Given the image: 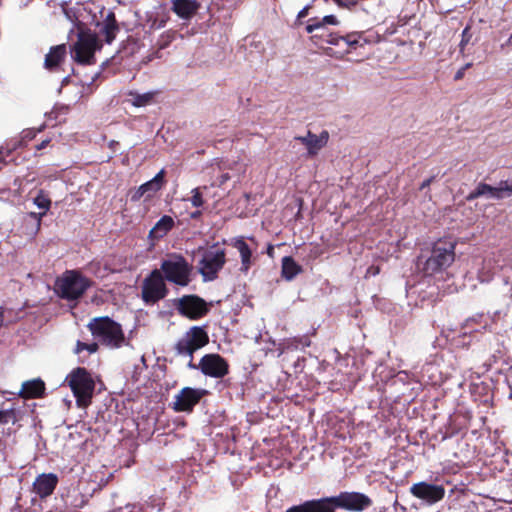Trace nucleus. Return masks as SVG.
I'll list each match as a JSON object with an SVG mask.
<instances>
[{
	"label": "nucleus",
	"mask_w": 512,
	"mask_h": 512,
	"mask_svg": "<svg viewBox=\"0 0 512 512\" xmlns=\"http://www.w3.org/2000/svg\"><path fill=\"white\" fill-rule=\"evenodd\" d=\"M457 241L452 237H443L433 243L430 256L423 264L422 271L426 276H434L443 272L455 261Z\"/></svg>",
	"instance_id": "nucleus-1"
},
{
	"label": "nucleus",
	"mask_w": 512,
	"mask_h": 512,
	"mask_svg": "<svg viewBox=\"0 0 512 512\" xmlns=\"http://www.w3.org/2000/svg\"><path fill=\"white\" fill-rule=\"evenodd\" d=\"M87 327L101 345L117 349L128 344L121 325L107 316L93 318Z\"/></svg>",
	"instance_id": "nucleus-2"
},
{
	"label": "nucleus",
	"mask_w": 512,
	"mask_h": 512,
	"mask_svg": "<svg viewBox=\"0 0 512 512\" xmlns=\"http://www.w3.org/2000/svg\"><path fill=\"white\" fill-rule=\"evenodd\" d=\"M92 281L79 271L67 270L55 282V291L62 299L73 301L83 296Z\"/></svg>",
	"instance_id": "nucleus-3"
},
{
	"label": "nucleus",
	"mask_w": 512,
	"mask_h": 512,
	"mask_svg": "<svg viewBox=\"0 0 512 512\" xmlns=\"http://www.w3.org/2000/svg\"><path fill=\"white\" fill-rule=\"evenodd\" d=\"M78 407L85 408L91 403L95 390V381L91 373L84 367L73 369L66 377Z\"/></svg>",
	"instance_id": "nucleus-4"
},
{
	"label": "nucleus",
	"mask_w": 512,
	"mask_h": 512,
	"mask_svg": "<svg viewBox=\"0 0 512 512\" xmlns=\"http://www.w3.org/2000/svg\"><path fill=\"white\" fill-rule=\"evenodd\" d=\"M193 266L180 254L172 253L161 262L160 271L165 280L185 287L191 282Z\"/></svg>",
	"instance_id": "nucleus-5"
},
{
	"label": "nucleus",
	"mask_w": 512,
	"mask_h": 512,
	"mask_svg": "<svg viewBox=\"0 0 512 512\" xmlns=\"http://www.w3.org/2000/svg\"><path fill=\"white\" fill-rule=\"evenodd\" d=\"M226 263V251L218 244L204 249L197 269L204 281H214Z\"/></svg>",
	"instance_id": "nucleus-6"
},
{
	"label": "nucleus",
	"mask_w": 512,
	"mask_h": 512,
	"mask_svg": "<svg viewBox=\"0 0 512 512\" xmlns=\"http://www.w3.org/2000/svg\"><path fill=\"white\" fill-rule=\"evenodd\" d=\"M102 48L98 36L90 31H80L77 41L71 46V56L74 61L83 65L95 63V52Z\"/></svg>",
	"instance_id": "nucleus-7"
},
{
	"label": "nucleus",
	"mask_w": 512,
	"mask_h": 512,
	"mask_svg": "<svg viewBox=\"0 0 512 512\" xmlns=\"http://www.w3.org/2000/svg\"><path fill=\"white\" fill-rule=\"evenodd\" d=\"M208 342L209 336L205 329L201 326H193L177 341L175 350L179 355L190 357L188 363L189 368L199 369L198 365L194 364L192 361L193 354L195 351L208 344Z\"/></svg>",
	"instance_id": "nucleus-8"
},
{
	"label": "nucleus",
	"mask_w": 512,
	"mask_h": 512,
	"mask_svg": "<svg viewBox=\"0 0 512 512\" xmlns=\"http://www.w3.org/2000/svg\"><path fill=\"white\" fill-rule=\"evenodd\" d=\"M173 306L181 316L191 320H198L206 316L210 310V304L195 294L174 299Z\"/></svg>",
	"instance_id": "nucleus-9"
},
{
	"label": "nucleus",
	"mask_w": 512,
	"mask_h": 512,
	"mask_svg": "<svg viewBox=\"0 0 512 512\" xmlns=\"http://www.w3.org/2000/svg\"><path fill=\"white\" fill-rule=\"evenodd\" d=\"M167 293L168 289L161 271L154 269L143 281L142 299L147 304H154L165 298Z\"/></svg>",
	"instance_id": "nucleus-10"
},
{
	"label": "nucleus",
	"mask_w": 512,
	"mask_h": 512,
	"mask_svg": "<svg viewBox=\"0 0 512 512\" xmlns=\"http://www.w3.org/2000/svg\"><path fill=\"white\" fill-rule=\"evenodd\" d=\"M335 508H342L349 511H363L368 508L372 501L365 494L359 492H341L332 496Z\"/></svg>",
	"instance_id": "nucleus-11"
},
{
	"label": "nucleus",
	"mask_w": 512,
	"mask_h": 512,
	"mask_svg": "<svg viewBox=\"0 0 512 512\" xmlns=\"http://www.w3.org/2000/svg\"><path fill=\"white\" fill-rule=\"evenodd\" d=\"M206 393L205 389L185 387L175 395L172 408L176 412H192Z\"/></svg>",
	"instance_id": "nucleus-12"
},
{
	"label": "nucleus",
	"mask_w": 512,
	"mask_h": 512,
	"mask_svg": "<svg viewBox=\"0 0 512 512\" xmlns=\"http://www.w3.org/2000/svg\"><path fill=\"white\" fill-rule=\"evenodd\" d=\"M198 367L204 375L213 378H222L229 372L227 361L219 354L204 355Z\"/></svg>",
	"instance_id": "nucleus-13"
},
{
	"label": "nucleus",
	"mask_w": 512,
	"mask_h": 512,
	"mask_svg": "<svg viewBox=\"0 0 512 512\" xmlns=\"http://www.w3.org/2000/svg\"><path fill=\"white\" fill-rule=\"evenodd\" d=\"M410 493L428 504H435L445 497V488L442 485L427 482H418L410 487Z\"/></svg>",
	"instance_id": "nucleus-14"
},
{
	"label": "nucleus",
	"mask_w": 512,
	"mask_h": 512,
	"mask_svg": "<svg viewBox=\"0 0 512 512\" xmlns=\"http://www.w3.org/2000/svg\"><path fill=\"white\" fill-rule=\"evenodd\" d=\"M512 194V184L509 185L508 181H500L498 187H493L486 183H479L476 188L471 191L466 199L473 201L481 196H489L495 199H502L505 195Z\"/></svg>",
	"instance_id": "nucleus-15"
},
{
	"label": "nucleus",
	"mask_w": 512,
	"mask_h": 512,
	"mask_svg": "<svg viewBox=\"0 0 512 512\" xmlns=\"http://www.w3.org/2000/svg\"><path fill=\"white\" fill-rule=\"evenodd\" d=\"M164 169L160 170L154 178L142 184L136 191L131 194L132 201H139L142 197L147 200L151 199L163 187L165 180Z\"/></svg>",
	"instance_id": "nucleus-16"
},
{
	"label": "nucleus",
	"mask_w": 512,
	"mask_h": 512,
	"mask_svg": "<svg viewBox=\"0 0 512 512\" xmlns=\"http://www.w3.org/2000/svg\"><path fill=\"white\" fill-rule=\"evenodd\" d=\"M285 512H335V506L331 497H324L294 505Z\"/></svg>",
	"instance_id": "nucleus-17"
},
{
	"label": "nucleus",
	"mask_w": 512,
	"mask_h": 512,
	"mask_svg": "<svg viewBox=\"0 0 512 512\" xmlns=\"http://www.w3.org/2000/svg\"><path fill=\"white\" fill-rule=\"evenodd\" d=\"M58 484V477L54 473H43L39 475L33 483L34 492L40 498L50 496Z\"/></svg>",
	"instance_id": "nucleus-18"
},
{
	"label": "nucleus",
	"mask_w": 512,
	"mask_h": 512,
	"mask_svg": "<svg viewBox=\"0 0 512 512\" xmlns=\"http://www.w3.org/2000/svg\"><path fill=\"white\" fill-rule=\"evenodd\" d=\"M295 139L300 140L306 146L309 156H315L326 145L329 134L327 130H323L319 135L313 134L311 130H308L306 136L296 137Z\"/></svg>",
	"instance_id": "nucleus-19"
},
{
	"label": "nucleus",
	"mask_w": 512,
	"mask_h": 512,
	"mask_svg": "<svg viewBox=\"0 0 512 512\" xmlns=\"http://www.w3.org/2000/svg\"><path fill=\"white\" fill-rule=\"evenodd\" d=\"M232 246L239 252L241 258L240 271L247 273L254 264L256 257L252 255V249L245 242L243 237H237L232 240Z\"/></svg>",
	"instance_id": "nucleus-20"
},
{
	"label": "nucleus",
	"mask_w": 512,
	"mask_h": 512,
	"mask_svg": "<svg viewBox=\"0 0 512 512\" xmlns=\"http://www.w3.org/2000/svg\"><path fill=\"white\" fill-rule=\"evenodd\" d=\"M45 383L41 379H33L23 382L18 393H10L11 395L21 397L23 399L40 398L44 395Z\"/></svg>",
	"instance_id": "nucleus-21"
},
{
	"label": "nucleus",
	"mask_w": 512,
	"mask_h": 512,
	"mask_svg": "<svg viewBox=\"0 0 512 512\" xmlns=\"http://www.w3.org/2000/svg\"><path fill=\"white\" fill-rule=\"evenodd\" d=\"M171 3V10L184 20L191 19L200 8L197 0H172Z\"/></svg>",
	"instance_id": "nucleus-22"
},
{
	"label": "nucleus",
	"mask_w": 512,
	"mask_h": 512,
	"mask_svg": "<svg viewBox=\"0 0 512 512\" xmlns=\"http://www.w3.org/2000/svg\"><path fill=\"white\" fill-rule=\"evenodd\" d=\"M490 318L484 313H477L465 320L464 329H468L470 333H483L490 329Z\"/></svg>",
	"instance_id": "nucleus-23"
},
{
	"label": "nucleus",
	"mask_w": 512,
	"mask_h": 512,
	"mask_svg": "<svg viewBox=\"0 0 512 512\" xmlns=\"http://www.w3.org/2000/svg\"><path fill=\"white\" fill-rule=\"evenodd\" d=\"M158 91L137 92L130 91L127 95L126 101L135 107H146L155 103V98Z\"/></svg>",
	"instance_id": "nucleus-24"
},
{
	"label": "nucleus",
	"mask_w": 512,
	"mask_h": 512,
	"mask_svg": "<svg viewBox=\"0 0 512 512\" xmlns=\"http://www.w3.org/2000/svg\"><path fill=\"white\" fill-rule=\"evenodd\" d=\"M66 55V46L64 44L54 46L45 56L44 66L48 70H53L63 61Z\"/></svg>",
	"instance_id": "nucleus-25"
},
{
	"label": "nucleus",
	"mask_w": 512,
	"mask_h": 512,
	"mask_svg": "<svg viewBox=\"0 0 512 512\" xmlns=\"http://www.w3.org/2000/svg\"><path fill=\"white\" fill-rule=\"evenodd\" d=\"M174 227V220L168 215L162 216L150 230L149 236L153 239L164 237Z\"/></svg>",
	"instance_id": "nucleus-26"
},
{
	"label": "nucleus",
	"mask_w": 512,
	"mask_h": 512,
	"mask_svg": "<svg viewBox=\"0 0 512 512\" xmlns=\"http://www.w3.org/2000/svg\"><path fill=\"white\" fill-rule=\"evenodd\" d=\"M118 31L119 27L117 25L115 15L114 13L110 12L106 16L100 32L104 35L106 43L111 44L112 41L115 39Z\"/></svg>",
	"instance_id": "nucleus-27"
},
{
	"label": "nucleus",
	"mask_w": 512,
	"mask_h": 512,
	"mask_svg": "<svg viewBox=\"0 0 512 512\" xmlns=\"http://www.w3.org/2000/svg\"><path fill=\"white\" fill-rule=\"evenodd\" d=\"M301 272V267L290 256L282 259V276L286 280H292L297 274Z\"/></svg>",
	"instance_id": "nucleus-28"
},
{
	"label": "nucleus",
	"mask_w": 512,
	"mask_h": 512,
	"mask_svg": "<svg viewBox=\"0 0 512 512\" xmlns=\"http://www.w3.org/2000/svg\"><path fill=\"white\" fill-rule=\"evenodd\" d=\"M338 19L334 15H326L322 19L313 18L309 20L306 26L308 33H313L316 30L323 29L326 25H337Z\"/></svg>",
	"instance_id": "nucleus-29"
},
{
	"label": "nucleus",
	"mask_w": 512,
	"mask_h": 512,
	"mask_svg": "<svg viewBox=\"0 0 512 512\" xmlns=\"http://www.w3.org/2000/svg\"><path fill=\"white\" fill-rule=\"evenodd\" d=\"M19 419L18 409L12 405L10 407H4L0 409V425H6L8 423L15 424Z\"/></svg>",
	"instance_id": "nucleus-30"
},
{
	"label": "nucleus",
	"mask_w": 512,
	"mask_h": 512,
	"mask_svg": "<svg viewBox=\"0 0 512 512\" xmlns=\"http://www.w3.org/2000/svg\"><path fill=\"white\" fill-rule=\"evenodd\" d=\"M34 204L42 209L43 211L39 214H36L32 212L30 215L37 219L38 222H40V219L43 215L46 214V212L49 210L51 205V200L41 191L35 198H34Z\"/></svg>",
	"instance_id": "nucleus-31"
},
{
	"label": "nucleus",
	"mask_w": 512,
	"mask_h": 512,
	"mask_svg": "<svg viewBox=\"0 0 512 512\" xmlns=\"http://www.w3.org/2000/svg\"><path fill=\"white\" fill-rule=\"evenodd\" d=\"M341 40L345 42L349 47L356 48L362 46L366 39L360 33H350L346 36H341Z\"/></svg>",
	"instance_id": "nucleus-32"
},
{
	"label": "nucleus",
	"mask_w": 512,
	"mask_h": 512,
	"mask_svg": "<svg viewBox=\"0 0 512 512\" xmlns=\"http://www.w3.org/2000/svg\"><path fill=\"white\" fill-rule=\"evenodd\" d=\"M99 348L98 342H93L90 344L84 343L80 340L76 342V347L74 349V352L76 354H80L82 351L87 350L90 354L97 352Z\"/></svg>",
	"instance_id": "nucleus-33"
},
{
	"label": "nucleus",
	"mask_w": 512,
	"mask_h": 512,
	"mask_svg": "<svg viewBox=\"0 0 512 512\" xmlns=\"http://www.w3.org/2000/svg\"><path fill=\"white\" fill-rule=\"evenodd\" d=\"M472 38V33H471V30H470V27L467 26L464 28V30L462 31V35H461V41H460V50L463 51L465 46L470 42Z\"/></svg>",
	"instance_id": "nucleus-34"
},
{
	"label": "nucleus",
	"mask_w": 512,
	"mask_h": 512,
	"mask_svg": "<svg viewBox=\"0 0 512 512\" xmlns=\"http://www.w3.org/2000/svg\"><path fill=\"white\" fill-rule=\"evenodd\" d=\"M191 203L194 207H201L204 204V200L202 198V194L200 193L199 188H194L192 190Z\"/></svg>",
	"instance_id": "nucleus-35"
},
{
	"label": "nucleus",
	"mask_w": 512,
	"mask_h": 512,
	"mask_svg": "<svg viewBox=\"0 0 512 512\" xmlns=\"http://www.w3.org/2000/svg\"><path fill=\"white\" fill-rule=\"evenodd\" d=\"M334 2L340 7L349 8L358 3V0H334Z\"/></svg>",
	"instance_id": "nucleus-36"
},
{
	"label": "nucleus",
	"mask_w": 512,
	"mask_h": 512,
	"mask_svg": "<svg viewBox=\"0 0 512 512\" xmlns=\"http://www.w3.org/2000/svg\"><path fill=\"white\" fill-rule=\"evenodd\" d=\"M310 343H309V340L308 338H300L299 340L297 339H294L291 341V345H293L295 348H298L299 345H302V346H308Z\"/></svg>",
	"instance_id": "nucleus-37"
},
{
	"label": "nucleus",
	"mask_w": 512,
	"mask_h": 512,
	"mask_svg": "<svg viewBox=\"0 0 512 512\" xmlns=\"http://www.w3.org/2000/svg\"><path fill=\"white\" fill-rule=\"evenodd\" d=\"M380 273V266H370L366 271V277L375 276Z\"/></svg>",
	"instance_id": "nucleus-38"
},
{
	"label": "nucleus",
	"mask_w": 512,
	"mask_h": 512,
	"mask_svg": "<svg viewBox=\"0 0 512 512\" xmlns=\"http://www.w3.org/2000/svg\"><path fill=\"white\" fill-rule=\"evenodd\" d=\"M140 510L135 505H127L124 509L120 508L116 512H140Z\"/></svg>",
	"instance_id": "nucleus-39"
},
{
	"label": "nucleus",
	"mask_w": 512,
	"mask_h": 512,
	"mask_svg": "<svg viewBox=\"0 0 512 512\" xmlns=\"http://www.w3.org/2000/svg\"><path fill=\"white\" fill-rule=\"evenodd\" d=\"M311 8L310 5H306L303 9H301L299 12H298V15H297V18L298 19H302V18H305L307 15H308V12H309V9Z\"/></svg>",
	"instance_id": "nucleus-40"
},
{
	"label": "nucleus",
	"mask_w": 512,
	"mask_h": 512,
	"mask_svg": "<svg viewBox=\"0 0 512 512\" xmlns=\"http://www.w3.org/2000/svg\"><path fill=\"white\" fill-rule=\"evenodd\" d=\"M329 37L330 38L327 40V43L332 44V45H339L340 41H342L341 36L329 35Z\"/></svg>",
	"instance_id": "nucleus-41"
},
{
	"label": "nucleus",
	"mask_w": 512,
	"mask_h": 512,
	"mask_svg": "<svg viewBox=\"0 0 512 512\" xmlns=\"http://www.w3.org/2000/svg\"><path fill=\"white\" fill-rule=\"evenodd\" d=\"M433 180H434V177H430V178H428V179L424 180V181L421 183V185H420V190H423V189H425V188L429 187V186H430V184L433 182Z\"/></svg>",
	"instance_id": "nucleus-42"
},
{
	"label": "nucleus",
	"mask_w": 512,
	"mask_h": 512,
	"mask_svg": "<svg viewBox=\"0 0 512 512\" xmlns=\"http://www.w3.org/2000/svg\"><path fill=\"white\" fill-rule=\"evenodd\" d=\"M49 142H50V140H49V139H45V140H43L40 144L36 145V146H35V148H36L37 150H41V149H43L44 147H46V146L48 145V143H49Z\"/></svg>",
	"instance_id": "nucleus-43"
},
{
	"label": "nucleus",
	"mask_w": 512,
	"mask_h": 512,
	"mask_svg": "<svg viewBox=\"0 0 512 512\" xmlns=\"http://www.w3.org/2000/svg\"><path fill=\"white\" fill-rule=\"evenodd\" d=\"M266 253L269 257L273 258L274 257V246L272 244H269L267 246V250H266Z\"/></svg>",
	"instance_id": "nucleus-44"
},
{
	"label": "nucleus",
	"mask_w": 512,
	"mask_h": 512,
	"mask_svg": "<svg viewBox=\"0 0 512 512\" xmlns=\"http://www.w3.org/2000/svg\"><path fill=\"white\" fill-rule=\"evenodd\" d=\"M463 71L464 69L457 71V73L455 74V80H459L463 77Z\"/></svg>",
	"instance_id": "nucleus-45"
},
{
	"label": "nucleus",
	"mask_w": 512,
	"mask_h": 512,
	"mask_svg": "<svg viewBox=\"0 0 512 512\" xmlns=\"http://www.w3.org/2000/svg\"><path fill=\"white\" fill-rule=\"evenodd\" d=\"M200 214H201V212H200V211H196V212H193L191 216H192L193 218H196V217H198Z\"/></svg>",
	"instance_id": "nucleus-46"
},
{
	"label": "nucleus",
	"mask_w": 512,
	"mask_h": 512,
	"mask_svg": "<svg viewBox=\"0 0 512 512\" xmlns=\"http://www.w3.org/2000/svg\"><path fill=\"white\" fill-rule=\"evenodd\" d=\"M508 42L512 44V34L510 35Z\"/></svg>",
	"instance_id": "nucleus-47"
},
{
	"label": "nucleus",
	"mask_w": 512,
	"mask_h": 512,
	"mask_svg": "<svg viewBox=\"0 0 512 512\" xmlns=\"http://www.w3.org/2000/svg\"><path fill=\"white\" fill-rule=\"evenodd\" d=\"M321 36H322V35L315 34V35L313 36V38H318V37H321Z\"/></svg>",
	"instance_id": "nucleus-48"
}]
</instances>
